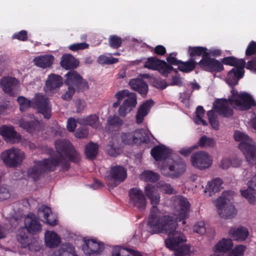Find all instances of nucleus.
Returning a JSON list of instances; mask_svg holds the SVG:
<instances>
[{
	"mask_svg": "<svg viewBox=\"0 0 256 256\" xmlns=\"http://www.w3.org/2000/svg\"><path fill=\"white\" fill-rule=\"evenodd\" d=\"M108 154L112 156H116L118 154V149L114 146L113 144L110 142L106 147Z\"/></svg>",
	"mask_w": 256,
	"mask_h": 256,
	"instance_id": "62",
	"label": "nucleus"
},
{
	"mask_svg": "<svg viewBox=\"0 0 256 256\" xmlns=\"http://www.w3.org/2000/svg\"><path fill=\"white\" fill-rule=\"evenodd\" d=\"M12 38L20 41H26L28 39V32L26 30H22L19 32L14 33L12 35Z\"/></svg>",
	"mask_w": 256,
	"mask_h": 256,
	"instance_id": "55",
	"label": "nucleus"
},
{
	"mask_svg": "<svg viewBox=\"0 0 256 256\" xmlns=\"http://www.w3.org/2000/svg\"><path fill=\"white\" fill-rule=\"evenodd\" d=\"M230 104L229 101L226 98L217 99L213 104V108L220 116L230 118L234 115V110Z\"/></svg>",
	"mask_w": 256,
	"mask_h": 256,
	"instance_id": "17",
	"label": "nucleus"
},
{
	"mask_svg": "<svg viewBox=\"0 0 256 256\" xmlns=\"http://www.w3.org/2000/svg\"><path fill=\"white\" fill-rule=\"evenodd\" d=\"M88 134V130L84 128H78L76 132V137L79 138H84L87 137Z\"/></svg>",
	"mask_w": 256,
	"mask_h": 256,
	"instance_id": "64",
	"label": "nucleus"
},
{
	"mask_svg": "<svg viewBox=\"0 0 256 256\" xmlns=\"http://www.w3.org/2000/svg\"><path fill=\"white\" fill-rule=\"evenodd\" d=\"M222 180L220 178H216L210 182H208L205 190V192H208L209 195L212 196L213 194L220 191Z\"/></svg>",
	"mask_w": 256,
	"mask_h": 256,
	"instance_id": "38",
	"label": "nucleus"
},
{
	"mask_svg": "<svg viewBox=\"0 0 256 256\" xmlns=\"http://www.w3.org/2000/svg\"><path fill=\"white\" fill-rule=\"evenodd\" d=\"M178 210L176 212V218L166 214L158 208L154 207L150 210L148 217V226L152 234H170L176 226L178 222L182 221V224L186 223V220L188 218L190 204L186 198H180L178 202Z\"/></svg>",
	"mask_w": 256,
	"mask_h": 256,
	"instance_id": "1",
	"label": "nucleus"
},
{
	"mask_svg": "<svg viewBox=\"0 0 256 256\" xmlns=\"http://www.w3.org/2000/svg\"><path fill=\"white\" fill-rule=\"evenodd\" d=\"M221 62L225 65L233 66L234 67L240 66L244 68L246 62L244 59H238L234 56H227L222 60Z\"/></svg>",
	"mask_w": 256,
	"mask_h": 256,
	"instance_id": "39",
	"label": "nucleus"
},
{
	"mask_svg": "<svg viewBox=\"0 0 256 256\" xmlns=\"http://www.w3.org/2000/svg\"><path fill=\"white\" fill-rule=\"evenodd\" d=\"M18 84V81L16 78L10 76H4L0 80V84L3 92L10 96L14 95V90Z\"/></svg>",
	"mask_w": 256,
	"mask_h": 256,
	"instance_id": "21",
	"label": "nucleus"
},
{
	"mask_svg": "<svg viewBox=\"0 0 256 256\" xmlns=\"http://www.w3.org/2000/svg\"><path fill=\"white\" fill-rule=\"evenodd\" d=\"M150 154L156 161L165 160L168 157L169 155L166 147L163 146H154L151 150Z\"/></svg>",
	"mask_w": 256,
	"mask_h": 256,
	"instance_id": "34",
	"label": "nucleus"
},
{
	"mask_svg": "<svg viewBox=\"0 0 256 256\" xmlns=\"http://www.w3.org/2000/svg\"><path fill=\"white\" fill-rule=\"evenodd\" d=\"M178 226L170 232V234H166L168 238L165 240L164 243L166 248L174 250L180 244L186 241V236L180 231L176 230Z\"/></svg>",
	"mask_w": 256,
	"mask_h": 256,
	"instance_id": "19",
	"label": "nucleus"
},
{
	"mask_svg": "<svg viewBox=\"0 0 256 256\" xmlns=\"http://www.w3.org/2000/svg\"><path fill=\"white\" fill-rule=\"evenodd\" d=\"M122 120L118 116H109L106 126V132H113L118 131L122 125Z\"/></svg>",
	"mask_w": 256,
	"mask_h": 256,
	"instance_id": "29",
	"label": "nucleus"
},
{
	"mask_svg": "<svg viewBox=\"0 0 256 256\" xmlns=\"http://www.w3.org/2000/svg\"><path fill=\"white\" fill-rule=\"evenodd\" d=\"M32 108L48 120L52 116V106L49 99L40 93L36 94L32 98Z\"/></svg>",
	"mask_w": 256,
	"mask_h": 256,
	"instance_id": "11",
	"label": "nucleus"
},
{
	"mask_svg": "<svg viewBox=\"0 0 256 256\" xmlns=\"http://www.w3.org/2000/svg\"><path fill=\"white\" fill-rule=\"evenodd\" d=\"M188 54L190 58L196 60L197 56H202V58H204L208 56L209 53L208 52V48L206 47L190 46L188 48Z\"/></svg>",
	"mask_w": 256,
	"mask_h": 256,
	"instance_id": "33",
	"label": "nucleus"
},
{
	"mask_svg": "<svg viewBox=\"0 0 256 256\" xmlns=\"http://www.w3.org/2000/svg\"><path fill=\"white\" fill-rule=\"evenodd\" d=\"M245 250V246L242 245L238 246L230 252V256H242Z\"/></svg>",
	"mask_w": 256,
	"mask_h": 256,
	"instance_id": "57",
	"label": "nucleus"
},
{
	"mask_svg": "<svg viewBox=\"0 0 256 256\" xmlns=\"http://www.w3.org/2000/svg\"><path fill=\"white\" fill-rule=\"evenodd\" d=\"M144 66L150 70H158L166 77H168V74L172 71L176 74L178 72L176 69L174 68L172 66H170L164 60H160L155 56L148 58Z\"/></svg>",
	"mask_w": 256,
	"mask_h": 256,
	"instance_id": "10",
	"label": "nucleus"
},
{
	"mask_svg": "<svg viewBox=\"0 0 256 256\" xmlns=\"http://www.w3.org/2000/svg\"><path fill=\"white\" fill-rule=\"evenodd\" d=\"M177 54L176 52H172L170 53L168 56L166 57V61H167V64L169 65L170 66H178V65L180 64V60H178L174 56H176Z\"/></svg>",
	"mask_w": 256,
	"mask_h": 256,
	"instance_id": "56",
	"label": "nucleus"
},
{
	"mask_svg": "<svg viewBox=\"0 0 256 256\" xmlns=\"http://www.w3.org/2000/svg\"><path fill=\"white\" fill-rule=\"evenodd\" d=\"M129 84L134 90L138 92L141 96H146L148 90V86L144 80L138 78L131 80Z\"/></svg>",
	"mask_w": 256,
	"mask_h": 256,
	"instance_id": "27",
	"label": "nucleus"
},
{
	"mask_svg": "<svg viewBox=\"0 0 256 256\" xmlns=\"http://www.w3.org/2000/svg\"><path fill=\"white\" fill-rule=\"evenodd\" d=\"M204 112L205 110L202 106H199L197 107L196 110V116L194 118L195 123L198 124H202L204 126L208 125L206 122L202 118Z\"/></svg>",
	"mask_w": 256,
	"mask_h": 256,
	"instance_id": "45",
	"label": "nucleus"
},
{
	"mask_svg": "<svg viewBox=\"0 0 256 256\" xmlns=\"http://www.w3.org/2000/svg\"><path fill=\"white\" fill-rule=\"evenodd\" d=\"M244 68L240 66L233 68L228 72L226 81L230 87H234L238 84V80L244 76Z\"/></svg>",
	"mask_w": 256,
	"mask_h": 256,
	"instance_id": "22",
	"label": "nucleus"
},
{
	"mask_svg": "<svg viewBox=\"0 0 256 256\" xmlns=\"http://www.w3.org/2000/svg\"><path fill=\"white\" fill-rule=\"evenodd\" d=\"M207 115L210 124L212 126L214 129L218 130L219 127V123L214 111L212 110H208L207 112Z\"/></svg>",
	"mask_w": 256,
	"mask_h": 256,
	"instance_id": "52",
	"label": "nucleus"
},
{
	"mask_svg": "<svg viewBox=\"0 0 256 256\" xmlns=\"http://www.w3.org/2000/svg\"><path fill=\"white\" fill-rule=\"evenodd\" d=\"M17 101L20 105V109L22 112L26 110L30 106L32 107V100H30L24 96H20L17 98Z\"/></svg>",
	"mask_w": 256,
	"mask_h": 256,
	"instance_id": "48",
	"label": "nucleus"
},
{
	"mask_svg": "<svg viewBox=\"0 0 256 256\" xmlns=\"http://www.w3.org/2000/svg\"><path fill=\"white\" fill-rule=\"evenodd\" d=\"M0 158L7 166L15 168L22 162L24 158V154L18 148H12L3 152Z\"/></svg>",
	"mask_w": 256,
	"mask_h": 256,
	"instance_id": "9",
	"label": "nucleus"
},
{
	"mask_svg": "<svg viewBox=\"0 0 256 256\" xmlns=\"http://www.w3.org/2000/svg\"><path fill=\"white\" fill-rule=\"evenodd\" d=\"M112 256H132L127 249L116 248L113 250Z\"/></svg>",
	"mask_w": 256,
	"mask_h": 256,
	"instance_id": "60",
	"label": "nucleus"
},
{
	"mask_svg": "<svg viewBox=\"0 0 256 256\" xmlns=\"http://www.w3.org/2000/svg\"><path fill=\"white\" fill-rule=\"evenodd\" d=\"M186 170V164L184 160L179 158L172 163L162 166L160 168L162 174L168 178L174 179L179 178Z\"/></svg>",
	"mask_w": 256,
	"mask_h": 256,
	"instance_id": "7",
	"label": "nucleus"
},
{
	"mask_svg": "<svg viewBox=\"0 0 256 256\" xmlns=\"http://www.w3.org/2000/svg\"><path fill=\"white\" fill-rule=\"evenodd\" d=\"M60 66L66 70H74L79 65V61L70 54H64L60 60Z\"/></svg>",
	"mask_w": 256,
	"mask_h": 256,
	"instance_id": "31",
	"label": "nucleus"
},
{
	"mask_svg": "<svg viewBox=\"0 0 256 256\" xmlns=\"http://www.w3.org/2000/svg\"><path fill=\"white\" fill-rule=\"evenodd\" d=\"M44 173V172L40 166H39V163L38 162L35 166L30 168L28 170V176L32 178L34 181L40 179L41 175Z\"/></svg>",
	"mask_w": 256,
	"mask_h": 256,
	"instance_id": "43",
	"label": "nucleus"
},
{
	"mask_svg": "<svg viewBox=\"0 0 256 256\" xmlns=\"http://www.w3.org/2000/svg\"><path fill=\"white\" fill-rule=\"evenodd\" d=\"M56 148L59 156L38 162L44 172H53L58 166L62 170L68 171L70 167V162L78 164L80 161V154L76 150L70 142L66 139L58 140L55 144Z\"/></svg>",
	"mask_w": 256,
	"mask_h": 256,
	"instance_id": "2",
	"label": "nucleus"
},
{
	"mask_svg": "<svg viewBox=\"0 0 256 256\" xmlns=\"http://www.w3.org/2000/svg\"><path fill=\"white\" fill-rule=\"evenodd\" d=\"M76 92L75 88L72 86H68V90L62 95V98L66 100H70Z\"/></svg>",
	"mask_w": 256,
	"mask_h": 256,
	"instance_id": "59",
	"label": "nucleus"
},
{
	"mask_svg": "<svg viewBox=\"0 0 256 256\" xmlns=\"http://www.w3.org/2000/svg\"><path fill=\"white\" fill-rule=\"evenodd\" d=\"M98 145L96 144L90 142L85 148V154L87 158L93 160L96 158L98 153Z\"/></svg>",
	"mask_w": 256,
	"mask_h": 256,
	"instance_id": "44",
	"label": "nucleus"
},
{
	"mask_svg": "<svg viewBox=\"0 0 256 256\" xmlns=\"http://www.w3.org/2000/svg\"><path fill=\"white\" fill-rule=\"evenodd\" d=\"M62 84V78L57 74H52L48 76L46 82V91L52 94L56 93Z\"/></svg>",
	"mask_w": 256,
	"mask_h": 256,
	"instance_id": "24",
	"label": "nucleus"
},
{
	"mask_svg": "<svg viewBox=\"0 0 256 256\" xmlns=\"http://www.w3.org/2000/svg\"><path fill=\"white\" fill-rule=\"evenodd\" d=\"M230 232L232 234L234 239L238 241L244 240L249 234L248 230L242 226L236 228H231Z\"/></svg>",
	"mask_w": 256,
	"mask_h": 256,
	"instance_id": "36",
	"label": "nucleus"
},
{
	"mask_svg": "<svg viewBox=\"0 0 256 256\" xmlns=\"http://www.w3.org/2000/svg\"><path fill=\"white\" fill-rule=\"evenodd\" d=\"M38 212L40 214H42V216L44 218V222L49 225L54 226L57 224L56 219H54L51 220L48 218L51 212V210L48 206H42L39 208Z\"/></svg>",
	"mask_w": 256,
	"mask_h": 256,
	"instance_id": "41",
	"label": "nucleus"
},
{
	"mask_svg": "<svg viewBox=\"0 0 256 256\" xmlns=\"http://www.w3.org/2000/svg\"><path fill=\"white\" fill-rule=\"evenodd\" d=\"M128 195L130 203L136 207L139 210H143L146 205V198L142 190L136 187L129 190Z\"/></svg>",
	"mask_w": 256,
	"mask_h": 256,
	"instance_id": "16",
	"label": "nucleus"
},
{
	"mask_svg": "<svg viewBox=\"0 0 256 256\" xmlns=\"http://www.w3.org/2000/svg\"><path fill=\"white\" fill-rule=\"evenodd\" d=\"M236 141L239 142L238 148L243 152L246 160L252 164H256V147L255 142L244 132L236 130L234 134Z\"/></svg>",
	"mask_w": 256,
	"mask_h": 256,
	"instance_id": "5",
	"label": "nucleus"
},
{
	"mask_svg": "<svg viewBox=\"0 0 256 256\" xmlns=\"http://www.w3.org/2000/svg\"><path fill=\"white\" fill-rule=\"evenodd\" d=\"M84 123L94 128H97L99 125L98 117L96 114H91L86 118Z\"/></svg>",
	"mask_w": 256,
	"mask_h": 256,
	"instance_id": "51",
	"label": "nucleus"
},
{
	"mask_svg": "<svg viewBox=\"0 0 256 256\" xmlns=\"http://www.w3.org/2000/svg\"><path fill=\"white\" fill-rule=\"evenodd\" d=\"M232 88L231 95L226 100L234 108L245 111L256 106V101L250 94L246 92H238L234 87Z\"/></svg>",
	"mask_w": 256,
	"mask_h": 256,
	"instance_id": "6",
	"label": "nucleus"
},
{
	"mask_svg": "<svg viewBox=\"0 0 256 256\" xmlns=\"http://www.w3.org/2000/svg\"><path fill=\"white\" fill-rule=\"evenodd\" d=\"M40 124L37 120L24 121L20 126L30 133H33L36 130H39Z\"/></svg>",
	"mask_w": 256,
	"mask_h": 256,
	"instance_id": "42",
	"label": "nucleus"
},
{
	"mask_svg": "<svg viewBox=\"0 0 256 256\" xmlns=\"http://www.w3.org/2000/svg\"><path fill=\"white\" fill-rule=\"evenodd\" d=\"M157 188L163 193L172 194L174 193V190L171 184L164 181L160 180L157 183Z\"/></svg>",
	"mask_w": 256,
	"mask_h": 256,
	"instance_id": "47",
	"label": "nucleus"
},
{
	"mask_svg": "<svg viewBox=\"0 0 256 256\" xmlns=\"http://www.w3.org/2000/svg\"><path fill=\"white\" fill-rule=\"evenodd\" d=\"M132 132L134 144H141L150 142V137L145 130L143 128L138 129Z\"/></svg>",
	"mask_w": 256,
	"mask_h": 256,
	"instance_id": "35",
	"label": "nucleus"
},
{
	"mask_svg": "<svg viewBox=\"0 0 256 256\" xmlns=\"http://www.w3.org/2000/svg\"><path fill=\"white\" fill-rule=\"evenodd\" d=\"M233 246V242L231 239L223 238L216 246L214 254L210 256H228L226 253L230 250Z\"/></svg>",
	"mask_w": 256,
	"mask_h": 256,
	"instance_id": "25",
	"label": "nucleus"
},
{
	"mask_svg": "<svg viewBox=\"0 0 256 256\" xmlns=\"http://www.w3.org/2000/svg\"><path fill=\"white\" fill-rule=\"evenodd\" d=\"M61 242L60 238L54 232L47 230L45 234L46 246L50 248L58 247Z\"/></svg>",
	"mask_w": 256,
	"mask_h": 256,
	"instance_id": "32",
	"label": "nucleus"
},
{
	"mask_svg": "<svg viewBox=\"0 0 256 256\" xmlns=\"http://www.w3.org/2000/svg\"><path fill=\"white\" fill-rule=\"evenodd\" d=\"M194 231L200 234H204L206 232L205 224L204 222H198L194 226Z\"/></svg>",
	"mask_w": 256,
	"mask_h": 256,
	"instance_id": "58",
	"label": "nucleus"
},
{
	"mask_svg": "<svg viewBox=\"0 0 256 256\" xmlns=\"http://www.w3.org/2000/svg\"><path fill=\"white\" fill-rule=\"evenodd\" d=\"M25 228L19 230L17 236L18 242L22 246L27 248L30 251H38L40 249L38 240L29 236L30 234H36L42 231V224L34 215L26 216L24 220Z\"/></svg>",
	"mask_w": 256,
	"mask_h": 256,
	"instance_id": "3",
	"label": "nucleus"
},
{
	"mask_svg": "<svg viewBox=\"0 0 256 256\" xmlns=\"http://www.w3.org/2000/svg\"><path fill=\"white\" fill-rule=\"evenodd\" d=\"M88 48L89 44L84 42L74 44L69 46V49L74 52L86 49Z\"/></svg>",
	"mask_w": 256,
	"mask_h": 256,
	"instance_id": "54",
	"label": "nucleus"
},
{
	"mask_svg": "<svg viewBox=\"0 0 256 256\" xmlns=\"http://www.w3.org/2000/svg\"><path fill=\"white\" fill-rule=\"evenodd\" d=\"M190 161L193 166L200 170L209 168L212 163L208 154L204 151L194 153L190 157Z\"/></svg>",
	"mask_w": 256,
	"mask_h": 256,
	"instance_id": "14",
	"label": "nucleus"
},
{
	"mask_svg": "<svg viewBox=\"0 0 256 256\" xmlns=\"http://www.w3.org/2000/svg\"><path fill=\"white\" fill-rule=\"evenodd\" d=\"M245 68L247 70L256 73V56L248 60L247 63L246 62Z\"/></svg>",
	"mask_w": 256,
	"mask_h": 256,
	"instance_id": "63",
	"label": "nucleus"
},
{
	"mask_svg": "<svg viewBox=\"0 0 256 256\" xmlns=\"http://www.w3.org/2000/svg\"><path fill=\"white\" fill-rule=\"evenodd\" d=\"M84 244L82 250L86 255L88 256H98L104 248L102 243L98 242L96 240H83Z\"/></svg>",
	"mask_w": 256,
	"mask_h": 256,
	"instance_id": "18",
	"label": "nucleus"
},
{
	"mask_svg": "<svg viewBox=\"0 0 256 256\" xmlns=\"http://www.w3.org/2000/svg\"><path fill=\"white\" fill-rule=\"evenodd\" d=\"M198 64L202 70L210 72H220L224 69L221 62L210 57V53L206 58H202Z\"/></svg>",
	"mask_w": 256,
	"mask_h": 256,
	"instance_id": "15",
	"label": "nucleus"
},
{
	"mask_svg": "<svg viewBox=\"0 0 256 256\" xmlns=\"http://www.w3.org/2000/svg\"><path fill=\"white\" fill-rule=\"evenodd\" d=\"M142 178L146 182H156L159 179V175L150 170H145L141 174Z\"/></svg>",
	"mask_w": 256,
	"mask_h": 256,
	"instance_id": "46",
	"label": "nucleus"
},
{
	"mask_svg": "<svg viewBox=\"0 0 256 256\" xmlns=\"http://www.w3.org/2000/svg\"><path fill=\"white\" fill-rule=\"evenodd\" d=\"M216 206L222 218L230 219L234 218L236 214V210L230 200L225 197L224 192L216 200Z\"/></svg>",
	"mask_w": 256,
	"mask_h": 256,
	"instance_id": "8",
	"label": "nucleus"
},
{
	"mask_svg": "<svg viewBox=\"0 0 256 256\" xmlns=\"http://www.w3.org/2000/svg\"><path fill=\"white\" fill-rule=\"evenodd\" d=\"M198 63L196 60L190 58L186 62H183L180 60L178 68L182 72L188 73L194 70L196 65H198Z\"/></svg>",
	"mask_w": 256,
	"mask_h": 256,
	"instance_id": "40",
	"label": "nucleus"
},
{
	"mask_svg": "<svg viewBox=\"0 0 256 256\" xmlns=\"http://www.w3.org/2000/svg\"><path fill=\"white\" fill-rule=\"evenodd\" d=\"M126 176V170L123 166L117 165L110 167L106 178L112 187H116L123 182Z\"/></svg>",
	"mask_w": 256,
	"mask_h": 256,
	"instance_id": "12",
	"label": "nucleus"
},
{
	"mask_svg": "<svg viewBox=\"0 0 256 256\" xmlns=\"http://www.w3.org/2000/svg\"><path fill=\"white\" fill-rule=\"evenodd\" d=\"M54 56H52L45 55L35 58L34 59V62L37 66L42 68H46L52 64Z\"/></svg>",
	"mask_w": 256,
	"mask_h": 256,
	"instance_id": "37",
	"label": "nucleus"
},
{
	"mask_svg": "<svg viewBox=\"0 0 256 256\" xmlns=\"http://www.w3.org/2000/svg\"><path fill=\"white\" fill-rule=\"evenodd\" d=\"M108 44L110 48L117 49L121 46L122 40L117 35H111L108 39Z\"/></svg>",
	"mask_w": 256,
	"mask_h": 256,
	"instance_id": "50",
	"label": "nucleus"
},
{
	"mask_svg": "<svg viewBox=\"0 0 256 256\" xmlns=\"http://www.w3.org/2000/svg\"><path fill=\"white\" fill-rule=\"evenodd\" d=\"M256 174L252 180L248 182V188L246 190H240L242 195L246 198L250 204H254L256 202Z\"/></svg>",
	"mask_w": 256,
	"mask_h": 256,
	"instance_id": "23",
	"label": "nucleus"
},
{
	"mask_svg": "<svg viewBox=\"0 0 256 256\" xmlns=\"http://www.w3.org/2000/svg\"><path fill=\"white\" fill-rule=\"evenodd\" d=\"M121 137L122 142L125 144L130 145L134 144L132 132L123 133L122 134Z\"/></svg>",
	"mask_w": 256,
	"mask_h": 256,
	"instance_id": "53",
	"label": "nucleus"
},
{
	"mask_svg": "<svg viewBox=\"0 0 256 256\" xmlns=\"http://www.w3.org/2000/svg\"><path fill=\"white\" fill-rule=\"evenodd\" d=\"M256 54V42L254 41H251L246 50V56H252Z\"/></svg>",
	"mask_w": 256,
	"mask_h": 256,
	"instance_id": "61",
	"label": "nucleus"
},
{
	"mask_svg": "<svg viewBox=\"0 0 256 256\" xmlns=\"http://www.w3.org/2000/svg\"><path fill=\"white\" fill-rule=\"evenodd\" d=\"M154 102L152 100H148L140 106L138 110L136 115V122L138 124H141L146 116L149 112L151 107L154 105Z\"/></svg>",
	"mask_w": 256,
	"mask_h": 256,
	"instance_id": "28",
	"label": "nucleus"
},
{
	"mask_svg": "<svg viewBox=\"0 0 256 256\" xmlns=\"http://www.w3.org/2000/svg\"><path fill=\"white\" fill-rule=\"evenodd\" d=\"M236 141L239 142L238 148L243 152L246 160L252 164H256V147L255 142L244 132L236 130L234 134Z\"/></svg>",
	"mask_w": 256,
	"mask_h": 256,
	"instance_id": "4",
	"label": "nucleus"
},
{
	"mask_svg": "<svg viewBox=\"0 0 256 256\" xmlns=\"http://www.w3.org/2000/svg\"><path fill=\"white\" fill-rule=\"evenodd\" d=\"M198 144L202 148L205 147L213 148L215 146L216 142L214 138H208L206 136H203L200 138Z\"/></svg>",
	"mask_w": 256,
	"mask_h": 256,
	"instance_id": "49",
	"label": "nucleus"
},
{
	"mask_svg": "<svg viewBox=\"0 0 256 256\" xmlns=\"http://www.w3.org/2000/svg\"><path fill=\"white\" fill-rule=\"evenodd\" d=\"M65 84L68 86H75L78 92H84L88 89L87 81L84 80L78 72L75 70H70L66 74Z\"/></svg>",
	"mask_w": 256,
	"mask_h": 256,
	"instance_id": "13",
	"label": "nucleus"
},
{
	"mask_svg": "<svg viewBox=\"0 0 256 256\" xmlns=\"http://www.w3.org/2000/svg\"><path fill=\"white\" fill-rule=\"evenodd\" d=\"M137 104L136 97H130L126 99L122 104L119 107L118 114L122 117L125 116L126 114L132 110Z\"/></svg>",
	"mask_w": 256,
	"mask_h": 256,
	"instance_id": "30",
	"label": "nucleus"
},
{
	"mask_svg": "<svg viewBox=\"0 0 256 256\" xmlns=\"http://www.w3.org/2000/svg\"><path fill=\"white\" fill-rule=\"evenodd\" d=\"M0 135L7 143H18L21 140L20 135L14 130L12 126L4 125L0 127Z\"/></svg>",
	"mask_w": 256,
	"mask_h": 256,
	"instance_id": "20",
	"label": "nucleus"
},
{
	"mask_svg": "<svg viewBox=\"0 0 256 256\" xmlns=\"http://www.w3.org/2000/svg\"><path fill=\"white\" fill-rule=\"evenodd\" d=\"M144 192L150 200L152 210L154 207L158 208L157 205L160 202V196L156 188L152 184H148L144 188Z\"/></svg>",
	"mask_w": 256,
	"mask_h": 256,
	"instance_id": "26",
	"label": "nucleus"
}]
</instances>
